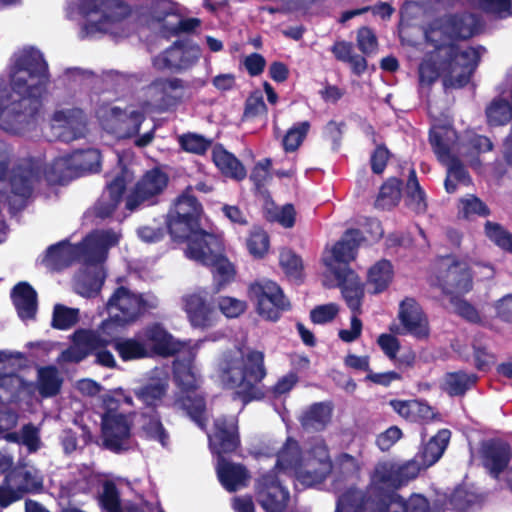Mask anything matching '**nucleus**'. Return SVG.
<instances>
[{
    "label": "nucleus",
    "mask_w": 512,
    "mask_h": 512,
    "mask_svg": "<svg viewBox=\"0 0 512 512\" xmlns=\"http://www.w3.org/2000/svg\"><path fill=\"white\" fill-rule=\"evenodd\" d=\"M141 430L149 440L159 442L163 447L167 446L169 434L165 429L160 413L157 410L141 413Z\"/></svg>",
    "instance_id": "79ce46f5"
},
{
    "label": "nucleus",
    "mask_w": 512,
    "mask_h": 512,
    "mask_svg": "<svg viewBox=\"0 0 512 512\" xmlns=\"http://www.w3.org/2000/svg\"><path fill=\"white\" fill-rule=\"evenodd\" d=\"M210 242L197 251L194 260L210 269L213 279V290L220 292L235 281L237 270L235 265L224 254L225 247L219 236L209 237Z\"/></svg>",
    "instance_id": "1a4fd4ad"
},
{
    "label": "nucleus",
    "mask_w": 512,
    "mask_h": 512,
    "mask_svg": "<svg viewBox=\"0 0 512 512\" xmlns=\"http://www.w3.org/2000/svg\"><path fill=\"white\" fill-rule=\"evenodd\" d=\"M335 512H365L363 496L351 491L343 493L337 500Z\"/></svg>",
    "instance_id": "0e129e2a"
},
{
    "label": "nucleus",
    "mask_w": 512,
    "mask_h": 512,
    "mask_svg": "<svg viewBox=\"0 0 512 512\" xmlns=\"http://www.w3.org/2000/svg\"><path fill=\"white\" fill-rule=\"evenodd\" d=\"M450 436L451 432L448 429H441L423 445L416 456L423 466H432L441 458L448 445Z\"/></svg>",
    "instance_id": "f704fd0d"
},
{
    "label": "nucleus",
    "mask_w": 512,
    "mask_h": 512,
    "mask_svg": "<svg viewBox=\"0 0 512 512\" xmlns=\"http://www.w3.org/2000/svg\"><path fill=\"white\" fill-rule=\"evenodd\" d=\"M113 348L124 362L150 358L138 331L132 337L116 340Z\"/></svg>",
    "instance_id": "a19ab883"
},
{
    "label": "nucleus",
    "mask_w": 512,
    "mask_h": 512,
    "mask_svg": "<svg viewBox=\"0 0 512 512\" xmlns=\"http://www.w3.org/2000/svg\"><path fill=\"white\" fill-rule=\"evenodd\" d=\"M371 485L375 490L394 491L402 486L396 463L385 461L376 465L371 476Z\"/></svg>",
    "instance_id": "e433bc0d"
},
{
    "label": "nucleus",
    "mask_w": 512,
    "mask_h": 512,
    "mask_svg": "<svg viewBox=\"0 0 512 512\" xmlns=\"http://www.w3.org/2000/svg\"><path fill=\"white\" fill-rule=\"evenodd\" d=\"M132 420L128 415H101V447L120 454L130 449Z\"/></svg>",
    "instance_id": "4468645a"
},
{
    "label": "nucleus",
    "mask_w": 512,
    "mask_h": 512,
    "mask_svg": "<svg viewBox=\"0 0 512 512\" xmlns=\"http://www.w3.org/2000/svg\"><path fill=\"white\" fill-rule=\"evenodd\" d=\"M310 127L309 121H302L289 128L282 139L283 150L286 153L297 151L306 139Z\"/></svg>",
    "instance_id": "3c124183"
},
{
    "label": "nucleus",
    "mask_w": 512,
    "mask_h": 512,
    "mask_svg": "<svg viewBox=\"0 0 512 512\" xmlns=\"http://www.w3.org/2000/svg\"><path fill=\"white\" fill-rule=\"evenodd\" d=\"M58 370L55 366L42 367L38 371V392L43 398L56 396L62 386Z\"/></svg>",
    "instance_id": "de8ad7c7"
},
{
    "label": "nucleus",
    "mask_w": 512,
    "mask_h": 512,
    "mask_svg": "<svg viewBox=\"0 0 512 512\" xmlns=\"http://www.w3.org/2000/svg\"><path fill=\"white\" fill-rule=\"evenodd\" d=\"M11 299L22 320L33 319L37 312V292L28 282L17 283L11 291Z\"/></svg>",
    "instance_id": "c756f323"
},
{
    "label": "nucleus",
    "mask_w": 512,
    "mask_h": 512,
    "mask_svg": "<svg viewBox=\"0 0 512 512\" xmlns=\"http://www.w3.org/2000/svg\"><path fill=\"white\" fill-rule=\"evenodd\" d=\"M426 43L433 46L434 50L429 54H433L440 59L442 65H448L449 61L464 62L471 66L478 67L481 60V50L485 51L482 46L467 47L461 49L460 46L453 42L448 29L445 28L443 18L434 20L425 30Z\"/></svg>",
    "instance_id": "0eeeda50"
},
{
    "label": "nucleus",
    "mask_w": 512,
    "mask_h": 512,
    "mask_svg": "<svg viewBox=\"0 0 512 512\" xmlns=\"http://www.w3.org/2000/svg\"><path fill=\"white\" fill-rule=\"evenodd\" d=\"M106 306L108 312L114 313L116 319L124 324L135 322L149 308L142 295L135 294L125 286L116 288Z\"/></svg>",
    "instance_id": "dca6fc26"
},
{
    "label": "nucleus",
    "mask_w": 512,
    "mask_h": 512,
    "mask_svg": "<svg viewBox=\"0 0 512 512\" xmlns=\"http://www.w3.org/2000/svg\"><path fill=\"white\" fill-rule=\"evenodd\" d=\"M490 214L487 204L474 194H468L459 200L458 218L473 220L476 217H488Z\"/></svg>",
    "instance_id": "09e8293b"
},
{
    "label": "nucleus",
    "mask_w": 512,
    "mask_h": 512,
    "mask_svg": "<svg viewBox=\"0 0 512 512\" xmlns=\"http://www.w3.org/2000/svg\"><path fill=\"white\" fill-rule=\"evenodd\" d=\"M216 472L219 482L229 492H235L245 486L249 478L244 465L229 462L225 456L217 457Z\"/></svg>",
    "instance_id": "cd10ccee"
},
{
    "label": "nucleus",
    "mask_w": 512,
    "mask_h": 512,
    "mask_svg": "<svg viewBox=\"0 0 512 512\" xmlns=\"http://www.w3.org/2000/svg\"><path fill=\"white\" fill-rule=\"evenodd\" d=\"M43 169L34 159H23L11 170L9 184L11 192L22 198H29L35 184L41 181Z\"/></svg>",
    "instance_id": "6ab92c4d"
},
{
    "label": "nucleus",
    "mask_w": 512,
    "mask_h": 512,
    "mask_svg": "<svg viewBox=\"0 0 512 512\" xmlns=\"http://www.w3.org/2000/svg\"><path fill=\"white\" fill-rule=\"evenodd\" d=\"M436 285L446 295L464 294L473 288V275L468 262L453 255L441 256Z\"/></svg>",
    "instance_id": "f8f14e48"
},
{
    "label": "nucleus",
    "mask_w": 512,
    "mask_h": 512,
    "mask_svg": "<svg viewBox=\"0 0 512 512\" xmlns=\"http://www.w3.org/2000/svg\"><path fill=\"white\" fill-rule=\"evenodd\" d=\"M184 310L190 324L194 328L206 329L213 326L215 322V307L207 299L206 293L201 292L187 295L183 299Z\"/></svg>",
    "instance_id": "4be33fe9"
},
{
    "label": "nucleus",
    "mask_w": 512,
    "mask_h": 512,
    "mask_svg": "<svg viewBox=\"0 0 512 512\" xmlns=\"http://www.w3.org/2000/svg\"><path fill=\"white\" fill-rule=\"evenodd\" d=\"M173 381L178 388L174 405L183 410L186 415L201 429H206L208 423L206 398L198 392L200 377L195 372L194 356L176 359L172 366Z\"/></svg>",
    "instance_id": "423d86ee"
},
{
    "label": "nucleus",
    "mask_w": 512,
    "mask_h": 512,
    "mask_svg": "<svg viewBox=\"0 0 512 512\" xmlns=\"http://www.w3.org/2000/svg\"><path fill=\"white\" fill-rule=\"evenodd\" d=\"M403 181L397 177H389L383 182L375 200V207L390 210L396 207L402 198Z\"/></svg>",
    "instance_id": "ea45409f"
},
{
    "label": "nucleus",
    "mask_w": 512,
    "mask_h": 512,
    "mask_svg": "<svg viewBox=\"0 0 512 512\" xmlns=\"http://www.w3.org/2000/svg\"><path fill=\"white\" fill-rule=\"evenodd\" d=\"M150 358H169L180 353L184 344L160 322H151L138 330Z\"/></svg>",
    "instance_id": "ddd939ff"
},
{
    "label": "nucleus",
    "mask_w": 512,
    "mask_h": 512,
    "mask_svg": "<svg viewBox=\"0 0 512 512\" xmlns=\"http://www.w3.org/2000/svg\"><path fill=\"white\" fill-rule=\"evenodd\" d=\"M212 160L221 173L228 178L241 181L247 175L242 162L233 153L224 149L222 145H216L213 148Z\"/></svg>",
    "instance_id": "473e14b6"
},
{
    "label": "nucleus",
    "mask_w": 512,
    "mask_h": 512,
    "mask_svg": "<svg viewBox=\"0 0 512 512\" xmlns=\"http://www.w3.org/2000/svg\"><path fill=\"white\" fill-rule=\"evenodd\" d=\"M79 321V310L69 308L62 304H56L53 309L52 327L59 330H67Z\"/></svg>",
    "instance_id": "6e6d98bb"
},
{
    "label": "nucleus",
    "mask_w": 512,
    "mask_h": 512,
    "mask_svg": "<svg viewBox=\"0 0 512 512\" xmlns=\"http://www.w3.org/2000/svg\"><path fill=\"white\" fill-rule=\"evenodd\" d=\"M484 233L499 248L512 253V233L501 224L487 220L484 224Z\"/></svg>",
    "instance_id": "864d4df0"
},
{
    "label": "nucleus",
    "mask_w": 512,
    "mask_h": 512,
    "mask_svg": "<svg viewBox=\"0 0 512 512\" xmlns=\"http://www.w3.org/2000/svg\"><path fill=\"white\" fill-rule=\"evenodd\" d=\"M478 381L474 373H467L463 370L447 372L444 375L441 388L451 397L464 396L472 389Z\"/></svg>",
    "instance_id": "c9c22d12"
},
{
    "label": "nucleus",
    "mask_w": 512,
    "mask_h": 512,
    "mask_svg": "<svg viewBox=\"0 0 512 512\" xmlns=\"http://www.w3.org/2000/svg\"><path fill=\"white\" fill-rule=\"evenodd\" d=\"M476 8L486 14L506 18L512 14L511 0H469Z\"/></svg>",
    "instance_id": "bf43d9fd"
},
{
    "label": "nucleus",
    "mask_w": 512,
    "mask_h": 512,
    "mask_svg": "<svg viewBox=\"0 0 512 512\" xmlns=\"http://www.w3.org/2000/svg\"><path fill=\"white\" fill-rule=\"evenodd\" d=\"M80 10L86 15L100 12L110 7H117L121 10L120 17H125L130 13L129 7L121 0H80Z\"/></svg>",
    "instance_id": "13d9d810"
},
{
    "label": "nucleus",
    "mask_w": 512,
    "mask_h": 512,
    "mask_svg": "<svg viewBox=\"0 0 512 512\" xmlns=\"http://www.w3.org/2000/svg\"><path fill=\"white\" fill-rule=\"evenodd\" d=\"M184 88V82L180 78H156L148 85L151 100L161 111H166L178 104L179 98L173 93Z\"/></svg>",
    "instance_id": "5701e85b"
},
{
    "label": "nucleus",
    "mask_w": 512,
    "mask_h": 512,
    "mask_svg": "<svg viewBox=\"0 0 512 512\" xmlns=\"http://www.w3.org/2000/svg\"><path fill=\"white\" fill-rule=\"evenodd\" d=\"M156 6L161 8V14L155 16L158 22H164L169 16H173L177 19L176 25L170 29L173 35H178L181 32H192L200 25V20L197 18L181 19L175 12L173 3L170 1L159 0L156 2Z\"/></svg>",
    "instance_id": "a18cd8bd"
},
{
    "label": "nucleus",
    "mask_w": 512,
    "mask_h": 512,
    "mask_svg": "<svg viewBox=\"0 0 512 512\" xmlns=\"http://www.w3.org/2000/svg\"><path fill=\"white\" fill-rule=\"evenodd\" d=\"M394 276L393 266L387 259L377 261L368 271L367 282L372 286V293L379 294L385 291Z\"/></svg>",
    "instance_id": "37998d69"
},
{
    "label": "nucleus",
    "mask_w": 512,
    "mask_h": 512,
    "mask_svg": "<svg viewBox=\"0 0 512 512\" xmlns=\"http://www.w3.org/2000/svg\"><path fill=\"white\" fill-rule=\"evenodd\" d=\"M280 265L284 272L295 279L302 278L303 263L300 256L292 250H283L280 253Z\"/></svg>",
    "instance_id": "680f3d73"
},
{
    "label": "nucleus",
    "mask_w": 512,
    "mask_h": 512,
    "mask_svg": "<svg viewBox=\"0 0 512 512\" xmlns=\"http://www.w3.org/2000/svg\"><path fill=\"white\" fill-rule=\"evenodd\" d=\"M269 235L262 229L254 230L247 240V247L254 257L262 258L269 249Z\"/></svg>",
    "instance_id": "e2e57ef3"
},
{
    "label": "nucleus",
    "mask_w": 512,
    "mask_h": 512,
    "mask_svg": "<svg viewBox=\"0 0 512 512\" xmlns=\"http://www.w3.org/2000/svg\"><path fill=\"white\" fill-rule=\"evenodd\" d=\"M127 181L125 171L121 170L106 184V189L98 201V211L101 217L111 216L121 203L126 191Z\"/></svg>",
    "instance_id": "bb28decb"
},
{
    "label": "nucleus",
    "mask_w": 512,
    "mask_h": 512,
    "mask_svg": "<svg viewBox=\"0 0 512 512\" xmlns=\"http://www.w3.org/2000/svg\"><path fill=\"white\" fill-rule=\"evenodd\" d=\"M442 18L454 43L459 40H467L479 31L480 20L475 14L455 13Z\"/></svg>",
    "instance_id": "b1692460"
},
{
    "label": "nucleus",
    "mask_w": 512,
    "mask_h": 512,
    "mask_svg": "<svg viewBox=\"0 0 512 512\" xmlns=\"http://www.w3.org/2000/svg\"><path fill=\"white\" fill-rule=\"evenodd\" d=\"M10 78L11 87L20 98L11 100L9 90L0 88V123L6 130L28 125L38 114L40 99L50 81L43 54L35 49L24 50L16 57Z\"/></svg>",
    "instance_id": "f257e3e1"
},
{
    "label": "nucleus",
    "mask_w": 512,
    "mask_h": 512,
    "mask_svg": "<svg viewBox=\"0 0 512 512\" xmlns=\"http://www.w3.org/2000/svg\"><path fill=\"white\" fill-rule=\"evenodd\" d=\"M198 55L184 42L175 41L170 47L154 58V67L158 70L182 71L193 66Z\"/></svg>",
    "instance_id": "412c9836"
},
{
    "label": "nucleus",
    "mask_w": 512,
    "mask_h": 512,
    "mask_svg": "<svg viewBox=\"0 0 512 512\" xmlns=\"http://www.w3.org/2000/svg\"><path fill=\"white\" fill-rule=\"evenodd\" d=\"M105 274L101 267H85L74 278L73 289L83 297H95L101 290Z\"/></svg>",
    "instance_id": "7c9ffc66"
},
{
    "label": "nucleus",
    "mask_w": 512,
    "mask_h": 512,
    "mask_svg": "<svg viewBox=\"0 0 512 512\" xmlns=\"http://www.w3.org/2000/svg\"><path fill=\"white\" fill-rule=\"evenodd\" d=\"M71 158L76 168L84 172H98L101 166V155L97 149L75 151Z\"/></svg>",
    "instance_id": "5fc2aeb1"
},
{
    "label": "nucleus",
    "mask_w": 512,
    "mask_h": 512,
    "mask_svg": "<svg viewBox=\"0 0 512 512\" xmlns=\"http://www.w3.org/2000/svg\"><path fill=\"white\" fill-rule=\"evenodd\" d=\"M255 495L265 512H284L290 501L289 490L273 472L262 474L256 480Z\"/></svg>",
    "instance_id": "2eb2a0df"
},
{
    "label": "nucleus",
    "mask_w": 512,
    "mask_h": 512,
    "mask_svg": "<svg viewBox=\"0 0 512 512\" xmlns=\"http://www.w3.org/2000/svg\"><path fill=\"white\" fill-rule=\"evenodd\" d=\"M110 318L104 320L99 329L94 331V336L97 337L103 345L101 348H106L109 345L114 347V343L116 340H120L119 336L121 333V329L124 328L127 324L122 323L120 319H116L114 313H109Z\"/></svg>",
    "instance_id": "8fccbe9b"
},
{
    "label": "nucleus",
    "mask_w": 512,
    "mask_h": 512,
    "mask_svg": "<svg viewBox=\"0 0 512 512\" xmlns=\"http://www.w3.org/2000/svg\"><path fill=\"white\" fill-rule=\"evenodd\" d=\"M178 141L182 150L196 155H204L212 145L211 139L192 132L182 134Z\"/></svg>",
    "instance_id": "4d7b16f0"
},
{
    "label": "nucleus",
    "mask_w": 512,
    "mask_h": 512,
    "mask_svg": "<svg viewBox=\"0 0 512 512\" xmlns=\"http://www.w3.org/2000/svg\"><path fill=\"white\" fill-rule=\"evenodd\" d=\"M218 307L227 318H236L247 309L245 301L230 296H222L218 300Z\"/></svg>",
    "instance_id": "69168bd1"
},
{
    "label": "nucleus",
    "mask_w": 512,
    "mask_h": 512,
    "mask_svg": "<svg viewBox=\"0 0 512 512\" xmlns=\"http://www.w3.org/2000/svg\"><path fill=\"white\" fill-rule=\"evenodd\" d=\"M398 318L402 326L399 334L412 335L419 340L428 338L430 333L428 318L414 298L406 297L401 301Z\"/></svg>",
    "instance_id": "a211bd4d"
},
{
    "label": "nucleus",
    "mask_w": 512,
    "mask_h": 512,
    "mask_svg": "<svg viewBox=\"0 0 512 512\" xmlns=\"http://www.w3.org/2000/svg\"><path fill=\"white\" fill-rule=\"evenodd\" d=\"M511 457V446L501 439H489L483 442L481 446L483 467L495 479H498L500 474L507 469Z\"/></svg>",
    "instance_id": "aec40b11"
},
{
    "label": "nucleus",
    "mask_w": 512,
    "mask_h": 512,
    "mask_svg": "<svg viewBox=\"0 0 512 512\" xmlns=\"http://www.w3.org/2000/svg\"><path fill=\"white\" fill-rule=\"evenodd\" d=\"M169 176L159 167L147 170L126 197L125 208L131 212L159 203L166 190Z\"/></svg>",
    "instance_id": "9b49d317"
},
{
    "label": "nucleus",
    "mask_w": 512,
    "mask_h": 512,
    "mask_svg": "<svg viewBox=\"0 0 512 512\" xmlns=\"http://www.w3.org/2000/svg\"><path fill=\"white\" fill-rule=\"evenodd\" d=\"M53 120L65 129L62 136L66 141L82 138L87 132L86 114L80 108L56 111Z\"/></svg>",
    "instance_id": "393cba45"
},
{
    "label": "nucleus",
    "mask_w": 512,
    "mask_h": 512,
    "mask_svg": "<svg viewBox=\"0 0 512 512\" xmlns=\"http://www.w3.org/2000/svg\"><path fill=\"white\" fill-rule=\"evenodd\" d=\"M98 504L103 512H122L120 491L113 481L107 480L103 483V490L98 497Z\"/></svg>",
    "instance_id": "603ef678"
},
{
    "label": "nucleus",
    "mask_w": 512,
    "mask_h": 512,
    "mask_svg": "<svg viewBox=\"0 0 512 512\" xmlns=\"http://www.w3.org/2000/svg\"><path fill=\"white\" fill-rule=\"evenodd\" d=\"M77 257V245H71L68 241H61L47 248L43 263L54 270H61L70 266Z\"/></svg>",
    "instance_id": "72a5a7b5"
},
{
    "label": "nucleus",
    "mask_w": 512,
    "mask_h": 512,
    "mask_svg": "<svg viewBox=\"0 0 512 512\" xmlns=\"http://www.w3.org/2000/svg\"><path fill=\"white\" fill-rule=\"evenodd\" d=\"M369 10H372L374 15L380 16L383 20L389 19L395 11V9L389 3L380 2L373 7L365 6L358 9L344 11L341 15L340 21L346 22L355 16L368 12Z\"/></svg>",
    "instance_id": "052dcab7"
},
{
    "label": "nucleus",
    "mask_w": 512,
    "mask_h": 512,
    "mask_svg": "<svg viewBox=\"0 0 512 512\" xmlns=\"http://www.w3.org/2000/svg\"><path fill=\"white\" fill-rule=\"evenodd\" d=\"M339 312L338 305L335 303H328L318 305L310 312V320L314 324H325L335 319Z\"/></svg>",
    "instance_id": "774afa93"
},
{
    "label": "nucleus",
    "mask_w": 512,
    "mask_h": 512,
    "mask_svg": "<svg viewBox=\"0 0 512 512\" xmlns=\"http://www.w3.org/2000/svg\"><path fill=\"white\" fill-rule=\"evenodd\" d=\"M265 355L262 351L249 349L247 353L239 347L224 351L217 362V376L225 389L235 390L233 399L244 405L265 398L258 386L266 377Z\"/></svg>",
    "instance_id": "f03ea898"
},
{
    "label": "nucleus",
    "mask_w": 512,
    "mask_h": 512,
    "mask_svg": "<svg viewBox=\"0 0 512 512\" xmlns=\"http://www.w3.org/2000/svg\"><path fill=\"white\" fill-rule=\"evenodd\" d=\"M247 296L254 303L257 313L264 319L278 321L283 312L291 309V303L281 287L271 280H256L249 284Z\"/></svg>",
    "instance_id": "9d476101"
},
{
    "label": "nucleus",
    "mask_w": 512,
    "mask_h": 512,
    "mask_svg": "<svg viewBox=\"0 0 512 512\" xmlns=\"http://www.w3.org/2000/svg\"><path fill=\"white\" fill-rule=\"evenodd\" d=\"M5 365L0 367V402L13 403L19 399L25 382L16 373H2Z\"/></svg>",
    "instance_id": "49530a36"
},
{
    "label": "nucleus",
    "mask_w": 512,
    "mask_h": 512,
    "mask_svg": "<svg viewBox=\"0 0 512 512\" xmlns=\"http://www.w3.org/2000/svg\"><path fill=\"white\" fill-rule=\"evenodd\" d=\"M364 240L359 229H347L341 239L332 249V254L338 266L333 267V274L341 289L346 305L353 314L361 313L364 287L357 273L349 267L350 262L356 259L358 248Z\"/></svg>",
    "instance_id": "20e7f679"
},
{
    "label": "nucleus",
    "mask_w": 512,
    "mask_h": 512,
    "mask_svg": "<svg viewBox=\"0 0 512 512\" xmlns=\"http://www.w3.org/2000/svg\"><path fill=\"white\" fill-rule=\"evenodd\" d=\"M208 439L211 452L217 457L234 453L241 444L237 420L224 415L217 417Z\"/></svg>",
    "instance_id": "f3484780"
},
{
    "label": "nucleus",
    "mask_w": 512,
    "mask_h": 512,
    "mask_svg": "<svg viewBox=\"0 0 512 512\" xmlns=\"http://www.w3.org/2000/svg\"><path fill=\"white\" fill-rule=\"evenodd\" d=\"M405 205L416 214H423L427 211L426 193L419 184L416 171L413 167L409 170L408 179L405 185Z\"/></svg>",
    "instance_id": "58836bf2"
},
{
    "label": "nucleus",
    "mask_w": 512,
    "mask_h": 512,
    "mask_svg": "<svg viewBox=\"0 0 512 512\" xmlns=\"http://www.w3.org/2000/svg\"><path fill=\"white\" fill-rule=\"evenodd\" d=\"M276 466L282 470H294L298 479L306 485L323 482L332 470V461L324 443H316L308 450L307 457L302 459L298 442L289 437L277 453Z\"/></svg>",
    "instance_id": "39448f33"
},
{
    "label": "nucleus",
    "mask_w": 512,
    "mask_h": 512,
    "mask_svg": "<svg viewBox=\"0 0 512 512\" xmlns=\"http://www.w3.org/2000/svg\"><path fill=\"white\" fill-rule=\"evenodd\" d=\"M440 59L433 54L423 60L418 69L419 83L421 86L430 87L442 74V82L445 89H461L469 84L477 67L464 62L449 61L448 65H442Z\"/></svg>",
    "instance_id": "6e6552de"
},
{
    "label": "nucleus",
    "mask_w": 512,
    "mask_h": 512,
    "mask_svg": "<svg viewBox=\"0 0 512 512\" xmlns=\"http://www.w3.org/2000/svg\"><path fill=\"white\" fill-rule=\"evenodd\" d=\"M332 408L324 402H316L309 406L300 417V423L306 430L322 431L330 422Z\"/></svg>",
    "instance_id": "4c0bfd02"
},
{
    "label": "nucleus",
    "mask_w": 512,
    "mask_h": 512,
    "mask_svg": "<svg viewBox=\"0 0 512 512\" xmlns=\"http://www.w3.org/2000/svg\"><path fill=\"white\" fill-rule=\"evenodd\" d=\"M485 115L488 126H505L512 120V102L502 97H495L486 106Z\"/></svg>",
    "instance_id": "c03bdc74"
},
{
    "label": "nucleus",
    "mask_w": 512,
    "mask_h": 512,
    "mask_svg": "<svg viewBox=\"0 0 512 512\" xmlns=\"http://www.w3.org/2000/svg\"><path fill=\"white\" fill-rule=\"evenodd\" d=\"M101 341L94 336L92 330H77L73 335V346L66 349L62 355L65 361L79 363L93 351L100 349Z\"/></svg>",
    "instance_id": "a878e982"
},
{
    "label": "nucleus",
    "mask_w": 512,
    "mask_h": 512,
    "mask_svg": "<svg viewBox=\"0 0 512 512\" xmlns=\"http://www.w3.org/2000/svg\"><path fill=\"white\" fill-rule=\"evenodd\" d=\"M4 482L15 488L22 496L26 493H38L43 489L42 479L26 464L13 466L5 475Z\"/></svg>",
    "instance_id": "c85d7f7f"
},
{
    "label": "nucleus",
    "mask_w": 512,
    "mask_h": 512,
    "mask_svg": "<svg viewBox=\"0 0 512 512\" xmlns=\"http://www.w3.org/2000/svg\"><path fill=\"white\" fill-rule=\"evenodd\" d=\"M450 302L455 308V312L463 319L471 323H479L481 321L477 309L467 300L458 296H452Z\"/></svg>",
    "instance_id": "338daca9"
},
{
    "label": "nucleus",
    "mask_w": 512,
    "mask_h": 512,
    "mask_svg": "<svg viewBox=\"0 0 512 512\" xmlns=\"http://www.w3.org/2000/svg\"><path fill=\"white\" fill-rule=\"evenodd\" d=\"M202 212V205L189 185L176 198L174 207L169 210L166 217L165 223L171 240L177 244L187 245L185 254L189 259L210 242L209 237L217 236L201 228Z\"/></svg>",
    "instance_id": "7ed1b4c3"
},
{
    "label": "nucleus",
    "mask_w": 512,
    "mask_h": 512,
    "mask_svg": "<svg viewBox=\"0 0 512 512\" xmlns=\"http://www.w3.org/2000/svg\"><path fill=\"white\" fill-rule=\"evenodd\" d=\"M169 389L167 380L156 378L135 388L133 390L135 397L143 403L145 408L150 411L157 410L163 402Z\"/></svg>",
    "instance_id": "2f4dec72"
}]
</instances>
